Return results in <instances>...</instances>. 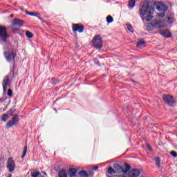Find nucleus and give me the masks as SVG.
I'll return each instance as SVG.
<instances>
[{"instance_id":"1","label":"nucleus","mask_w":177,"mask_h":177,"mask_svg":"<svg viewBox=\"0 0 177 177\" xmlns=\"http://www.w3.org/2000/svg\"><path fill=\"white\" fill-rule=\"evenodd\" d=\"M140 13L142 16H145L142 18V20L145 21H150L153 19V13H154V8L152 6H150L148 2H145L140 7Z\"/></svg>"},{"instance_id":"2","label":"nucleus","mask_w":177,"mask_h":177,"mask_svg":"<svg viewBox=\"0 0 177 177\" xmlns=\"http://www.w3.org/2000/svg\"><path fill=\"white\" fill-rule=\"evenodd\" d=\"M153 8L159 10V12H162L161 13L158 14L159 17H165V12L168 10V6L165 5V3L161 1H154Z\"/></svg>"},{"instance_id":"3","label":"nucleus","mask_w":177,"mask_h":177,"mask_svg":"<svg viewBox=\"0 0 177 177\" xmlns=\"http://www.w3.org/2000/svg\"><path fill=\"white\" fill-rule=\"evenodd\" d=\"M114 168L116 174H123V175H125V174H128V172H129V170L131 169V165L127 163H124L122 166L120 165H115Z\"/></svg>"},{"instance_id":"4","label":"nucleus","mask_w":177,"mask_h":177,"mask_svg":"<svg viewBox=\"0 0 177 177\" xmlns=\"http://www.w3.org/2000/svg\"><path fill=\"white\" fill-rule=\"evenodd\" d=\"M24 24V21L23 19H20L19 18H15L12 20V22L11 24V28L13 31V32H16L17 31H19L21 27H23V25Z\"/></svg>"},{"instance_id":"5","label":"nucleus","mask_w":177,"mask_h":177,"mask_svg":"<svg viewBox=\"0 0 177 177\" xmlns=\"http://www.w3.org/2000/svg\"><path fill=\"white\" fill-rule=\"evenodd\" d=\"M93 43L95 49H102V48H103V41L100 35H97L93 37Z\"/></svg>"},{"instance_id":"6","label":"nucleus","mask_w":177,"mask_h":177,"mask_svg":"<svg viewBox=\"0 0 177 177\" xmlns=\"http://www.w3.org/2000/svg\"><path fill=\"white\" fill-rule=\"evenodd\" d=\"M162 100L165 104H167L170 107H174V104H175V99L171 95H164L162 97Z\"/></svg>"},{"instance_id":"7","label":"nucleus","mask_w":177,"mask_h":177,"mask_svg":"<svg viewBox=\"0 0 177 177\" xmlns=\"http://www.w3.org/2000/svg\"><path fill=\"white\" fill-rule=\"evenodd\" d=\"M19 121H20V118H19L18 114H15L12 118V120H10L6 123V128H12V127H15V125L19 124Z\"/></svg>"},{"instance_id":"8","label":"nucleus","mask_w":177,"mask_h":177,"mask_svg":"<svg viewBox=\"0 0 177 177\" xmlns=\"http://www.w3.org/2000/svg\"><path fill=\"white\" fill-rule=\"evenodd\" d=\"M16 56L17 54L15 51H5L4 52V57L8 63H10L12 60L15 62V59H16Z\"/></svg>"},{"instance_id":"9","label":"nucleus","mask_w":177,"mask_h":177,"mask_svg":"<svg viewBox=\"0 0 177 177\" xmlns=\"http://www.w3.org/2000/svg\"><path fill=\"white\" fill-rule=\"evenodd\" d=\"M85 30V26L82 25V24H72V30L73 32H80L82 33V32Z\"/></svg>"},{"instance_id":"10","label":"nucleus","mask_w":177,"mask_h":177,"mask_svg":"<svg viewBox=\"0 0 177 177\" xmlns=\"http://www.w3.org/2000/svg\"><path fill=\"white\" fill-rule=\"evenodd\" d=\"M0 38H2L3 42L8 41V29L5 26H0Z\"/></svg>"},{"instance_id":"11","label":"nucleus","mask_w":177,"mask_h":177,"mask_svg":"<svg viewBox=\"0 0 177 177\" xmlns=\"http://www.w3.org/2000/svg\"><path fill=\"white\" fill-rule=\"evenodd\" d=\"M7 169H8L9 172H13L15 169H16V164L15 163L13 158H8L7 161Z\"/></svg>"},{"instance_id":"12","label":"nucleus","mask_w":177,"mask_h":177,"mask_svg":"<svg viewBox=\"0 0 177 177\" xmlns=\"http://www.w3.org/2000/svg\"><path fill=\"white\" fill-rule=\"evenodd\" d=\"M151 26L152 27H155V28H162L164 27V21H153L151 23Z\"/></svg>"},{"instance_id":"13","label":"nucleus","mask_w":177,"mask_h":177,"mask_svg":"<svg viewBox=\"0 0 177 177\" xmlns=\"http://www.w3.org/2000/svg\"><path fill=\"white\" fill-rule=\"evenodd\" d=\"M140 175V171L138 169H133L128 173V177H138Z\"/></svg>"},{"instance_id":"14","label":"nucleus","mask_w":177,"mask_h":177,"mask_svg":"<svg viewBox=\"0 0 177 177\" xmlns=\"http://www.w3.org/2000/svg\"><path fill=\"white\" fill-rule=\"evenodd\" d=\"M8 86H9V75H6L4 77V80L3 82V91L4 93H6Z\"/></svg>"},{"instance_id":"15","label":"nucleus","mask_w":177,"mask_h":177,"mask_svg":"<svg viewBox=\"0 0 177 177\" xmlns=\"http://www.w3.org/2000/svg\"><path fill=\"white\" fill-rule=\"evenodd\" d=\"M160 35L164 37L165 38H171L172 37V34L168 30H164L160 31Z\"/></svg>"},{"instance_id":"16","label":"nucleus","mask_w":177,"mask_h":177,"mask_svg":"<svg viewBox=\"0 0 177 177\" xmlns=\"http://www.w3.org/2000/svg\"><path fill=\"white\" fill-rule=\"evenodd\" d=\"M69 172V176H77V169L75 168H70L68 170Z\"/></svg>"},{"instance_id":"17","label":"nucleus","mask_w":177,"mask_h":177,"mask_svg":"<svg viewBox=\"0 0 177 177\" xmlns=\"http://www.w3.org/2000/svg\"><path fill=\"white\" fill-rule=\"evenodd\" d=\"M58 177H67L66 170L62 169L61 171H59L58 173Z\"/></svg>"},{"instance_id":"18","label":"nucleus","mask_w":177,"mask_h":177,"mask_svg":"<svg viewBox=\"0 0 177 177\" xmlns=\"http://www.w3.org/2000/svg\"><path fill=\"white\" fill-rule=\"evenodd\" d=\"M136 0H129V9H133L135 7Z\"/></svg>"},{"instance_id":"19","label":"nucleus","mask_w":177,"mask_h":177,"mask_svg":"<svg viewBox=\"0 0 177 177\" xmlns=\"http://www.w3.org/2000/svg\"><path fill=\"white\" fill-rule=\"evenodd\" d=\"M108 174L109 175H115V174H117V173L115 171V169H113V167H109L108 168Z\"/></svg>"},{"instance_id":"20","label":"nucleus","mask_w":177,"mask_h":177,"mask_svg":"<svg viewBox=\"0 0 177 177\" xmlns=\"http://www.w3.org/2000/svg\"><path fill=\"white\" fill-rule=\"evenodd\" d=\"M146 44V42L141 39L137 42V48H142L143 46Z\"/></svg>"},{"instance_id":"21","label":"nucleus","mask_w":177,"mask_h":177,"mask_svg":"<svg viewBox=\"0 0 177 177\" xmlns=\"http://www.w3.org/2000/svg\"><path fill=\"white\" fill-rule=\"evenodd\" d=\"M79 175L81 176V177H88V172H86V171L85 170H82L79 172Z\"/></svg>"},{"instance_id":"22","label":"nucleus","mask_w":177,"mask_h":177,"mask_svg":"<svg viewBox=\"0 0 177 177\" xmlns=\"http://www.w3.org/2000/svg\"><path fill=\"white\" fill-rule=\"evenodd\" d=\"M153 160L155 161L157 167H158L160 168V167H161L160 163H161V160L160 159L159 157H156Z\"/></svg>"},{"instance_id":"23","label":"nucleus","mask_w":177,"mask_h":177,"mask_svg":"<svg viewBox=\"0 0 177 177\" xmlns=\"http://www.w3.org/2000/svg\"><path fill=\"white\" fill-rule=\"evenodd\" d=\"M25 12L26 13V15H28L29 16H39L38 12H28L27 10H25Z\"/></svg>"},{"instance_id":"24","label":"nucleus","mask_w":177,"mask_h":177,"mask_svg":"<svg viewBox=\"0 0 177 177\" xmlns=\"http://www.w3.org/2000/svg\"><path fill=\"white\" fill-rule=\"evenodd\" d=\"M106 21L108 24H110V23H113L114 21V18H113L111 15L106 17Z\"/></svg>"},{"instance_id":"25","label":"nucleus","mask_w":177,"mask_h":177,"mask_svg":"<svg viewBox=\"0 0 177 177\" xmlns=\"http://www.w3.org/2000/svg\"><path fill=\"white\" fill-rule=\"evenodd\" d=\"M41 175L40 171H33L31 173V177H38Z\"/></svg>"},{"instance_id":"26","label":"nucleus","mask_w":177,"mask_h":177,"mask_svg":"<svg viewBox=\"0 0 177 177\" xmlns=\"http://www.w3.org/2000/svg\"><path fill=\"white\" fill-rule=\"evenodd\" d=\"M26 154H27V145H25L24 148L23 153L21 156V158H24V157H26Z\"/></svg>"},{"instance_id":"27","label":"nucleus","mask_w":177,"mask_h":177,"mask_svg":"<svg viewBox=\"0 0 177 177\" xmlns=\"http://www.w3.org/2000/svg\"><path fill=\"white\" fill-rule=\"evenodd\" d=\"M26 37L27 38H32V37H34V34H32V32L28 30L26 31Z\"/></svg>"},{"instance_id":"28","label":"nucleus","mask_w":177,"mask_h":177,"mask_svg":"<svg viewBox=\"0 0 177 177\" xmlns=\"http://www.w3.org/2000/svg\"><path fill=\"white\" fill-rule=\"evenodd\" d=\"M8 114L6 113H4L3 115H2V118L1 120L4 122H6V121H8Z\"/></svg>"},{"instance_id":"29","label":"nucleus","mask_w":177,"mask_h":177,"mask_svg":"<svg viewBox=\"0 0 177 177\" xmlns=\"http://www.w3.org/2000/svg\"><path fill=\"white\" fill-rule=\"evenodd\" d=\"M16 112V109H10L8 111L10 117H13V114Z\"/></svg>"},{"instance_id":"30","label":"nucleus","mask_w":177,"mask_h":177,"mask_svg":"<svg viewBox=\"0 0 177 177\" xmlns=\"http://www.w3.org/2000/svg\"><path fill=\"white\" fill-rule=\"evenodd\" d=\"M127 30H129V31H130V32H133V31H134L133 27L131 24L127 25Z\"/></svg>"},{"instance_id":"31","label":"nucleus","mask_w":177,"mask_h":177,"mask_svg":"<svg viewBox=\"0 0 177 177\" xmlns=\"http://www.w3.org/2000/svg\"><path fill=\"white\" fill-rule=\"evenodd\" d=\"M7 95L8 96H10V97H12L13 96V91H12V89L9 88L8 90Z\"/></svg>"},{"instance_id":"32","label":"nucleus","mask_w":177,"mask_h":177,"mask_svg":"<svg viewBox=\"0 0 177 177\" xmlns=\"http://www.w3.org/2000/svg\"><path fill=\"white\" fill-rule=\"evenodd\" d=\"M151 27H153L151 26V23L148 24V25L146 26V28L148 31H151Z\"/></svg>"},{"instance_id":"33","label":"nucleus","mask_w":177,"mask_h":177,"mask_svg":"<svg viewBox=\"0 0 177 177\" xmlns=\"http://www.w3.org/2000/svg\"><path fill=\"white\" fill-rule=\"evenodd\" d=\"M170 154H171V156H172V157H174L175 158H176V157H177V153H176V151H171L170 152Z\"/></svg>"},{"instance_id":"34","label":"nucleus","mask_w":177,"mask_h":177,"mask_svg":"<svg viewBox=\"0 0 177 177\" xmlns=\"http://www.w3.org/2000/svg\"><path fill=\"white\" fill-rule=\"evenodd\" d=\"M167 23L172 24L174 23V19L171 17H167Z\"/></svg>"},{"instance_id":"35","label":"nucleus","mask_w":177,"mask_h":177,"mask_svg":"<svg viewBox=\"0 0 177 177\" xmlns=\"http://www.w3.org/2000/svg\"><path fill=\"white\" fill-rule=\"evenodd\" d=\"M148 149L151 150V147L150 145H147Z\"/></svg>"},{"instance_id":"36","label":"nucleus","mask_w":177,"mask_h":177,"mask_svg":"<svg viewBox=\"0 0 177 177\" xmlns=\"http://www.w3.org/2000/svg\"><path fill=\"white\" fill-rule=\"evenodd\" d=\"M36 17H37L39 20H42V18H41V17H39V16H36Z\"/></svg>"},{"instance_id":"37","label":"nucleus","mask_w":177,"mask_h":177,"mask_svg":"<svg viewBox=\"0 0 177 177\" xmlns=\"http://www.w3.org/2000/svg\"><path fill=\"white\" fill-rule=\"evenodd\" d=\"M98 168H99V167L96 166V167H95L93 168V169H94L95 171H96V169H97Z\"/></svg>"},{"instance_id":"38","label":"nucleus","mask_w":177,"mask_h":177,"mask_svg":"<svg viewBox=\"0 0 177 177\" xmlns=\"http://www.w3.org/2000/svg\"><path fill=\"white\" fill-rule=\"evenodd\" d=\"M10 17H15V15H13V14H10Z\"/></svg>"},{"instance_id":"39","label":"nucleus","mask_w":177,"mask_h":177,"mask_svg":"<svg viewBox=\"0 0 177 177\" xmlns=\"http://www.w3.org/2000/svg\"><path fill=\"white\" fill-rule=\"evenodd\" d=\"M55 77L52 78V81H55Z\"/></svg>"},{"instance_id":"40","label":"nucleus","mask_w":177,"mask_h":177,"mask_svg":"<svg viewBox=\"0 0 177 177\" xmlns=\"http://www.w3.org/2000/svg\"><path fill=\"white\" fill-rule=\"evenodd\" d=\"M8 177H12V174H9Z\"/></svg>"},{"instance_id":"41","label":"nucleus","mask_w":177,"mask_h":177,"mask_svg":"<svg viewBox=\"0 0 177 177\" xmlns=\"http://www.w3.org/2000/svg\"><path fill=\"white\" fill-rule=\"evenodd\" d=\"M43 174H44V175L46 176V172H44Z\"/></svg>"},{"instance_id":"42","label":"nucleus","mask_w":177,"mask_h":177,"mask_svg":"<svg viewBox=\"0 0 177 177\" xmlns=\"http://www.w3.org/2000/svg\"><path fill=\"white\" fill-rule=\"evenodd\" d=\"M67 111H70V110H68V109H66Z\"/></svg>"},{"instance_id":"43","label":"nucleus","mask_w":177,"mask_h":177,"mask_svg":"<svg viewBox=\"0 0 177 177\" xmlns=\"http://www.w3.org/2000/svg\"><path fill=\"white\" fill-rule=\"evenodd\" d=\"M1 100H2V99H1V98H0V101H1Z\"/></svg>"},{"instance_id":"44","label":"nucleus","mask_w":177,"mask_h":177,"mask_svg":"<svg viewBox=\"0 0 177 177\" xmlns=\"http://www.w3.org/2000/svg\"><path fill=\"white\" fill-rule=\"evenodd\" d=\"M54 84H57V82H54Z\"/></svg>"}]
</instances>
